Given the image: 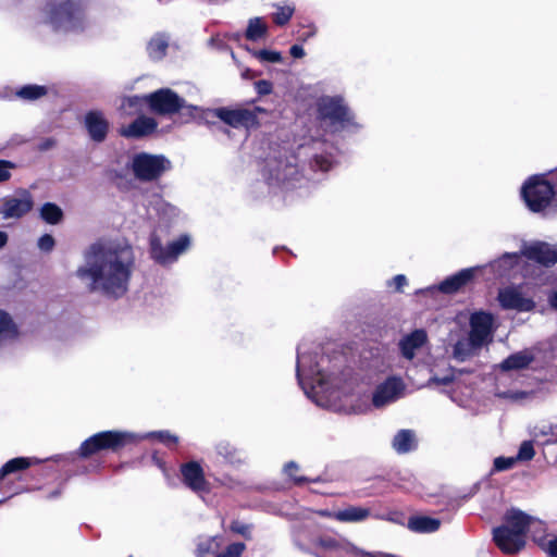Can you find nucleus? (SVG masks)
<instances>
[{"label": "nucleus", "instance_id": "2", "mask_svg": "<svg viewBox=\"0 0 557 557\" xmlns=\"http://www.w3.org/2000/svg\"><path fill=\"white\" fill-rule=\"evenodd\" d=\"M85 263L76 271L91 292L119 298L126 294L135 256L125 243H96L84 253Z\"/></svg>", "mask_w": 557, "mask_h": 557}, {"label": "nucleus", "instance_id": "41", "mask_svg": "<svg viewBox=\"0 0 557 557\" xmlns=\"http://www.w3.org/2000/svg\"><path fill=\"white\" fill-rule=\"evenodd\" d=\"M333 165V158L331 156H314L311 166L321 170L329 171Z\"/></svg>", "mask_w": 557, "mask_h": 557}, {"label": "nucleus", "instance_id": "22", "mask_svg": "<svg viewBox=\"0 0 557 557\" xmlns=\"http://www.w3.org/2000/svg\"><path fill=\"white\" fill-rule=\"evenodd\" d=\"M157 125L154 119L141 115L128 126L121 127L120 134L125 138H140L153 133Z\"/></svg>", "mask_w": 557, "mask_h": 557}, {"label": "nucleus", "instance_id": "7", "mask_svg": "<svg viewBox=\"0 0 557 557\" xmlns=\"http://www.w3.org/2000/svg\"><path fill=\"white\" fill-rule=\"evenodd\" d=\"M296 157L290 156L283 159H269L262 174L269 186L292 187L293 181L299 174Z\"/></svg>", "mask_w": 557, "mask_h": 557}, {"label": "nucleus", "instance_id": "18", "mask_svg": "<svg viewBox=\"0 0 557 557\" xmlns=\"http://www.w3.org/2000/svg\"><path fill=\"white\" fill-rule=\"evenodd\" d=\"M85 126L90 138L101 143L107 137L110 124L101 111L94 110L86 113Z\"/></svg>", "mask_w": 557, "mask_h": 557}, {"label": "nucleus", "instance_id": "52", "mask_svg": "<svg viewBox=\"0 0 557 557\" xmlns=\"http://www.w3.org/2000/svg\"><path fill=\"white\" fill-rule=\"evenodd\" d=\"M431 382H433V383H435V384L447 385V384H449V383L451 382V377H449V376H444V377H442V379H440V377H433V379L431 380Z\"/></svg>", "mask_w": 557, "mask_h": 557}, {"label": "nucleus", "instance_id": "30", "mask_svg": "<svg viewBox=\"0 0 557 557\" xmlns=\"http://www.w3.org/2000/svg\"><path fill=\"white\" fill-rule=\"evenodd\" d=\"M36 462H37V459H34V458H25V457L13 458L2 466V468L0 470V476L3 478L4 475H7L9 473H13L15 471L26 469Z\"/></svg>", "mask_w": 557, "mask_h": 557}, {"label": "nucleus", "instance_id": "14", "mask_svg": "<svg viewBox=\"0 0 557 557\" xmlns=\"http://www.w3.org/2000/svg\"><path fill=\"white\" fill-rule=\"evenodd\" d=\"M34 207V198L26 189H20L14 195L3 199L0 210L3 219H20Z\"/></svg>", "mask_w": 557, "mask_h": 557}, {"label": "nucleus", "instance_id": "42", "mask_svg": "<svg viewBox=\"0 0 557 557\" xmlns=\"http://www.w3.org/2000/svg\"><path fill=\"white\" fill-rule=\"evenodd\" d=\"M515 457H497L494 459V471H505L511 469L516 463Z\"/></svg>", "mask_w": 557, "mask_h": 557}, {"label": "nucleus", "instance_id": "17", "mask_svg": "<svg viewBox=\"0 0 557 557\" xmlns=\"http://www.w3.org/2000/svg\"><path fill=\"white\" fill-rule=\"evenodd\" d=\"M498 300L503 308L518 311H530L535 306L532 299L523 297L521 292L515 287L502 289Z\"/></svg>", "mask_w": 557, "mask_h": 557}, {"label": "nucleus", "instance_id": "59", "mask_svg": "<svg viewBox=\"0 0 557 557\" xmlns=\"http://www.w3.org/2000/svg\"><path fill=\"white\" fill-rule=\"evenodd\" d=\"M224 456H225V458L232 460V457L228 455V453L225 451Z\"/></svg>", "mask_w": 557, "mask_h": 557}, {"label": "nucleus", "instance_id": "27", "mask_svg": "<svg viewBox=\"0 0 557 557\" xmlns=\"http://www.w3.org/2000/svg\"><path fill=\"white\" fill-rule=\"evenodd\" d=\"M416 447V436L410 430H400L393 440V448L399 454H406Z\"/></svg>", "mask_w": 557, "mask_h": 557}, {"label": "nucleus", "instance_id": "33", "mask_svg": "<svg viewBox=\"0 0 557 557\" xmlns=\"http://www.w3.org/2000/svg\"><path fill=\"white\" fill-rule=\"evenodd\" d=\"M267 29L268 27L261 17H253L248 23V27L246 29V37L249 40H259L265 35Z\"/></svg>", "mask_w": 557, "mask_h": 557}, {"label": "nucleus", "instance_id": "32", "mask_svg": "<svg viewBox=\"0 0 557 557\" xmlns=\"http://www.w3.org/2000/svg\"><path fill=\"white\" fill-rule=\"evenodd\" d=\"M480 348V346H474L472 344L471 338H462L459 339L455 345L453 349V356L460 361L466 360L468 357H470L474 349Z\"/></svg>", "mask_w": 557, "mask_h": 557}, {"label": "nucleus", "instance_id": "28", "mask_svg": "<svg viewBox=\"0 0 557 557\" xmlns=\"http://www.w3.org/2000/svg\"><path fill=\"white\" fill-rule=\"evenodd\" d=\"M169 42L163 35H157L148 44L147 51L151 59L160 60L165 55Z\"/></svg>", "mask_w": 557, "mask_h": 557}, {"label": "nucleus", "instance_id": "19", "mask_svg": "<svg viewBox=\"0 0 557 557\" xmlns=\"http://www.w3.org/2000/svg\"><path fill=\"white\" fill-rule=\"evenodd\" d=\"M181 473L184 484L194 492H203L207 490V481L203 470L196 461L182 465Z\"/></svg>", "mask_w": 557, "mask_h": 557}, {"label": "nucleus", "instance_id": "53", "mask_svg": "<svg viewBox=\"0 0 557 557\" xmlns=\"http://www.w3.org/2000/svg\"><path fill=\"white\" fill-rule=\"evenodd\" d=\"M549 305L557 310V292H554L548 297Z\"/></svg>", "mask_w": 557, "mask_h": 557}, {"label": "nucleus", "instance_id": "10", "mask_svg": "<svg viewBox=\"0 0 557 557\" xmlns=\"http://www.w3.org/2000/svg\"><path fill=\"white\" fill-rule=\"evenodd\" d=\"M168 169H170V161L162 156L143 152L136 154L132 161V170L135 176L141 181L156 180Z\"/></svg>", "mask_w": 557, "mask_h": 557}, {"label": "nucleus", "instance_id": "31", "mask_svg": "<svg viewBox=\"0 0 557 557\" xmlns=\"http://www.w3.org/2000/svg\"><path fill=\"white\" fill-rule=\"evenodd\" d=\"M40 216L49 224H58L63 218V212L55 203L46 202L40 209Z\"/></svg>", "mask_w": 557, "mask_h": 557}, {"label": "nucleus", "instance_id": "9", "mask_svg": "<svg viewBox=\"0 0 557 557\" xmlns=\"http://www.w3.org/2000/svg\"><path fill=\"white\" fill-rule=\"evenodd\" d=\"M319 115L334 126L342 128L352 124L354 116L341 97H321L318 101Z\"/></svg>", "mask_w": 557, "mask_h": 557}, {"label": "nucleus", "instance_id": "36", "mask_svg": "<svg viewBox=\"0 0 557 557\" xmlns=\"http://www.w3.org/2000/svg\"><path fill=\"white\" fill-rule=\"evenodd\" d=\"M47 94V87L41 85L23 86L16 95L25 100H36Z\"/></svg>", "mask_w": 557, "mask_h": 557}, {"label": "nucleus", "instance_id": "47", "mask_svg": "<svg viewBox=\"0 0 557 557\" xmlns=\"http://www.w3.org/2000/svg\"><path fill=\"white\" fill-rule=\"evenodd\" d=\"M255 88L259 95L264 96L272 92L273 86L271 82L261 79L255 83Z\"/></svg>", "mask_w": 557, "mask_h": 557}, {"label": "nucleus", "instance_id": "48", "mask_svg": "<svg viewBox=\"0 0 557 557\" xmlns=\"http://www.w3.org/2000/svg\"><path fill=\"white\" fill-rule=\"evenodd\" d=\"M544 550L550 556V557H557V536L554 539L548 540L544 544Z\"/></svg>", "mask_w": 557, "mask_h": 557}, {"label": "nucleus", "instance_id": "43", "mask_svg": "<svg viewBox=\"0 0 557 557\" xmlns=\"http://www.w3.org/2000/svg\"><path fill=\"white\" fill-rule=\"evenodd\" d=\"M244 549L243 543H234L226 548L225 553L216 555V557H240Z\"/></svg>", "mask_w": 557, "mask_h": 557}, {"label": "nucleus", "instance_id": "50", "mask_svg": "<svg viewBox=\"0 0 557 557\" xmlns=\"http://www.w3.org/2000/svg\"><path fill=\"white\" fill-rule=\"evenodd\" d=\"M289 53L293 58L300 59L305 55V49L300 45H293L289 49Z\"/></svg>", "mask_w": 557, "mask_h": 557}, {"label": "nucleus", "instance_id": "25", "mask_svg": "<svg viewBox=\"0 0 557 557\" xmlns=\"http://www.w3.org/2000/svg\"><path fill=\"white\" fill-rule=\"evenodd\" d=\"M441 520L426 516H416L408 520V529L417 533H431L438 530Z\"/></svg>", "mask_w": 557, "mask_h": 557}, {"label": "nucleus", "instance_id": "44", "mask_svg": "<svg viewBox=\"0 0 557 557\" xmlns=\"http://www.w3.org/2000/svg\"><path fill=\"white\" fill-rule=\"evenodd\" d=\"M498 397L510 399L512 401H520L527 399L531 396L528 392H499L497 393Z\"/></svg>", "mask_w": 557, "mask_h": 557}, {"label": "nucleus", "instance_id": "11", "mask_svg": "<svg viewBox=\"0 0 557 557\" xmlns=\"http://www.w3.org/2000/svg\"><path fill=\"white\" fill-rule=\"evenodd\" d=\"M189 244L190 238L187 235H182L177 240L163 247L161 240L156 235H152L150 238V255L158 263H171L188 248Z\"/></svg>", "mask_w": 557, "mask_h": 557}, {"label": "nucleus", "instance_id": "39", "mask_svg": "<svg viewBox=\"0 0 557 557\" xmlns=\"http://www.w3.org/2000/svg\"><path fill=\"white\" fill-rule=\"evenodd\" d=\"M534 455L535 451L532 442L525 441L520 445L518 455L515 458L517 461H529L534 457Z\"/></svg>", "mask_w": 557, "mask_h": 557}, {"label": "nucleus", "instance_id": "21", "mask_svg": "<svg viewBox=\"0 0 557 557\" xmlns=\"http://www.w3.org/2000/svg\"><path fill=\"white\" fill-rule=\"evenodd\" d=\"M428 342V334L424 330H414L405 335L399 342V349L404 358L412 360L417 351Z\"/></svg>", "mask_w": 557, "mask_h": 557}, {"label": "nucleus", "instance_id": "16", "mask_svg": "<svg viewBox=\"0 0 557 557\" xmlns=\"http://www.w3.org/2000/svg\"><path fill=\"white\" fill-rule=\"evenodd\" d=\"M215 116L233 127H251L257 124V115L248 109L228 110L218 109L213 112Z\"/></svg>", "mask_w": 557, "mask_h": 557}, {"label": "nucleus", "instance_id": "1", "mask_svg": "<svg viewBox=\"0 0 557 557\" xmlns=\"http://www.w3.org/2000/svg\"><path fill=\"white\" fill-rule=\"evenodd\" d=\"M325 361L324 356L318 359L317 351L309 354L305 344L298 346L296 375L305 394L320 407L346 413L363 412L357 380L346 373L326 374L321 368Z\"/></svg>", "mask_w": 557, "mask_h": 557}, {"label": "nucleus", "instance_id": "58", "mask_svg": "<svg viewBox=\"0 0 557 557\" xmlns=\"http://www.w3.org/2000/svg\"><path fill=\"white\" fill-rule=\"evenodd\" d=\"M323 516H327V517H333L334 518V513H330V512H326V511H323L322 512Z\"/></svg>", "mask_w": 557, "mask_h": 557}, {"label": "nucleus", "instance_id": "3", "mask_svg": "<svg viewBox=\"0 0 557 557\" xmlns=\"http://www.w3.org/2000/svg\"><path fill=\"white\" fill-rule=\"evenodd\" d=\"M145 437H154L168 446L175 445L178 441L175 435H172L166 431L152 432L145 435ZM140 438H144V436H139L129 432H99L82 443L79 447V454L83 457H88L100 450L115 451L128 443L137 442Z\"/></svg>", "mask_w": 557, "mask_h": 557}, {"label": "nucleus", "instance_id": "54", "mask_svg": "<svg viewBox=\"0 0 557 557\" xmlns=\"http://www.w3.org/2000/svg\"><path fill=\"white\" fill-rule=\"evenodd\" d=\"M8 243V234L3 231H0V249L3 248Z\"/></svg>", "mask_w": 557, "mask_h": 557}, {"label": "nucleus", "instance_id": "26", "mask_svg": "<svg viewBox=\"0 0 557 557\" xmlns=\"http://www.w3.org/2000/svg\"><path fill=\"white\" fill-rule=\"evenodd\" d=\"M370 516V510L363 507L350 506L343 510L334 512V519L341 522H359Z\"/></svg>", "mask_w": 557, "mask_h": 557}, {"label": "nucleus", "instance_id": "55", "mask_svg": "<svg viewBox=\"0 0 557 557\" xmlns=\"http://www.w3.org/2000/svg\"><path fill=\"white\" fill-rule=\"evenodd\" d=\"M315 28L313 27L310 32L306 33V34H302V39L304 40H307L308 38L310 37H313L315 35Z\"/></svg>", "mask_w": 557, "mask_h": 557}, {"label": "nucleus", "instance_id": "46", "mask_svg": "<svg viewBox=\"0 0 557 557\" xmlns=\"http://www.w3.org/2000/svg\"><path fill=\"white\" fill-rule=\"evenodd\" d=\"M54 239L51 235L45 234L38 239V248L41 251L49 252L54 247Z\"/></svg>", "mask_w": 557, "mask_h": 557}, {"label": "nucleus", "instance_id": "29", "mask_svg": "<svg viewBox=\"0 0 557 557\" xmlns=\"http://www.w3.org/2000/svg\"><path fill=\"white\" fill-rule=\"evenodd\" d=\"M17 330L11 317L0 310V345L16 336Z\"/></svg>", "mask_w": 557, "mask_h": 557}, {"label": "nucleus", "instance_id": "5", "mask_svg": "<svg viewBox=\"0 0 557 557\" xmlns=\"http://www.w3.org/2000/svg\"><path fill=\"white\" fill-rule=\"evenodd\" d=\"M47 22L60 32L84 29L86 15L81 0H49L46 9Z\"/></svg>", "mask_w": 557, "mask_h": 557}, {"label": "nucleus", "instance_id": "45", "mask_svg": "<svg viewBox=\"0 0 557 557\" xmlns=\"http://www.w3.org/2000/svg\"><path fill=\"white\" fill-rule=\"evenodd\" d=\"M297 470H298V466H297V463H295V462H293V461L288 462V463L285 466V468H284L285 473H286L288 476H290V478L294 480V482H295L296 484H300V483H304V482L309 481V480H308L307 478H305V476H296V475H295V472H296Z\"/></svg>", "mask_w": 557, "mask_h": 557}, {"label": "nucleus", "instance_id": "34", "mask_svg": "<svg viewBox=\"0 0 557 557\" xmlns=\"http://www.w3.org/2000/svg\"><path fill=\"white\" fill-rule=\"evenodd\" d=\"M221 547V539L220 537H209L205 541H201L197 547L198 557H211L216 554L219 548Z\"/></svg>", "mask_w": 557, "mask_h": 557}, {"label": "nucleus", "instance_id": "49", "mask_svg": "<svg viewBox=\"0 0 557 557\" xmlns=\"http://www.w3.org/2000/svg\"><path fill=\"white\" fill-rule=\"evenodd\" d=\"M9 168H11L9 162L0 161V182H4L10 178Z\"/></svg>", "mask_w": 557, "mask_h": 557}, {"label": "nucleus", "instance_id": "13", "mask_svg": "<svg viewBox=\"0 0 557 557\" xmlns=\"http://www.w3.org/2000/svg\"><path fill=\"white\" fill-rule=\"evenodd\" d=\"M406 385L400 377L389 376L379 384L372 394V405L384 408L404 396Z\"/></svg>", "mask_w": 557, "mask_h": 557}, {"label": "nucleus", "instance_id": "51", "mask_svg": "<svg viewBox=\"0 0 557 557\" xmlns=\"http://www.w3.org/2000/svg\"><path fill=\"white\" fill-rule=\"evenodd\" d=\"M393 282L396 286V289L399 290L401 287H404L407 284V278L403 274H398L393 278Z\"/></svg>", "mask_w": 557, "mask_h": 557}, {"label": "nucleus", "instance_id": "24", "mask_svg": "<svg viewBox=\"0 0 557 557\" xmlns=\"http://www.w3.org/2000/svg\"><path fill=\"white\" fill-rule=\"evenodd\" d=\"M534 360V354L530 349H524L508 356L500 363L504 371L522 370L528 368Z\"/></svg>", "mask_w": 557, "mask_h": 557}, {"label": "nucleus", "instance_id": "6", "mask_svg": "<svg viewBox=\"0 0 557 557\" xmlns=\"http://www.w3.org/2000/svg\"><path fill=\"white\" fill-rule=\"evenodd\" d=\"M524 256L529 260L536 261L545 267L554 265L557 262V249L544 242H535L530 245H523L521 252L505 253L502 258L491 263L493 271L504 275L509 269L518 263L520 257Z\"/></svg>", "mask_w": 557, "mask_h": 557}, {"label": "nucleus", "instance_id": "8", "mask_svg": "<svg viewBox=\"0 0 557 557\" xmlns=\"http://www.w3.org/2000/svg\"><path fill=\"white\" fill-rule=\"evenodd\" d=\"M521 195L531 211L541 212L552 205L555 191L547 181L533 176L522 186Z\"/></svg>", "mask_w": 557, "mask_h": 557}, {"label": "nucleus", "instance_id": "37", "mask_svg": "<svg viewBox=\"0 0 557 557\" xmlns=\"http://www.w3.org/2000/svg\"><path fill=\"white\" fill-rule=\"evenodd\" d=\"M276 11L272 14L273 22L278 25H285L293 16L295 8L288 4L275 5Z\"/></svg>", "mask_w": 557, "mask_h": 557}, {"label": "nucleus", "instance_id": "60", "mask_svg": "<svg viewBox=\"0 0 557 557\" xmlns=\"http://www.w3.org/2000/svg\"><path fill=\"white\" fill-rule=\"evenodd\" d=\"M223 448H224L223 446H219V454H224V453L222 451V449H223Z\"/></svg>", "mask_w": 557, "mask_h": 557}, {"label": "nucleus", "instance_id": "4", "mask_svg": "<svg viewBox=\"0 0 557 557\" xmlns=\"http://www.w3.org/2000/svg\"><path fill=\"white\" fill-rule=\"evenodd\" d=\"M533 518L523 511L511 508L504 516V523L493 530L496 546L508 555L520 552L525 546V537Z\"/></svg>", "mask_w": 557, "mask_h": 557}, {"label": "nucleus", "instance_id": "23", "mask_svg": "<svg viewBox=\"0 0 557 557\" xmlns=\"http://www.w3.org/2000/svg\"><path fill=\"white\" fill-rule=\"evenodd\" d=\"M475 269L469 268L459 271L458 273L445 278L440 285L438 289L445 294H453L459 290L474 276Z\"/></svg>", "mask_w": 557, "mask_h": 557}, {"label": "nucleus", "instance_id": "57", "mask_svg": "<svg viewBox=\"0 0 557 557\" xmlns=\"http://www.w3.org/2000/svg\"><path fill=\"white\" fill-rule=\"evenodd\" d=\"M234 531L238 532V533H243L245 532V528H233Z\"/></svg>", "mask_w": 557, "mask_h": 557}, {"label": "nucleus", "instance_id": "56", "mask_svg": "<svg viewBox=\"0 0 557 557\" xmlns=\"http://www.w3.org/2000/svg\"><path fill=\"white\" fill-rule=\"evenodd\" d=\"M451 399H453L454 401L458 403L460 406H465V405H466L463 400L458 399V397H457V395H456V391H454V392H453V394H451Z\"/></svg>", "mask_w": 557, "mask_h": 557}, {"label": "nucleus", "instance_id": "40", "mask_svg": "<svg viewBox=\"0 0 557 557\" xmlns=\"http://www.w3.org/2000/svg\"><path fill=\"white\" fill-rule=\"evenodd\" d=\"M547 436L546 444L557 443V424H546L539 429L536 436Z\"/></svg>", "mask_w": 557, "mask_h": 557}, {"label": "nucleus", "instance_id": "12", "mask_svg": "<svg viewBox=\"0 0 557 557\" xmlns=\"http://www.w3.org/2000/svg\"><path fill=\"white\" fill-rule=\"evenodd\" d=\"M151 111L158 114H173L185 108V100L169 88H162L146 96Z\"/></svg>", "mask_w": 557, "mask_h": 557}, {"label": "nucleus", "instance_id": "20", "mask_svg": "<svg viewBox=\"0 0 557 557\" xmlns=\"http://www.w3.org/2000/svg\"><path fill=\"white\" fill-rule=\"evenodd\" d=\"M320 545L323 548L339 550L344 554L351 555L355 557H395L392 554H386V553H382V552H374V553L366 552L363 549L356 547L354 544H351L349 542H345V541L339 542V541H337L335 539H331V537L322 539L320 541Z\"/></svg>", "mask_w": 557, "mask_h": 557}, {"label": "nucleus", "instance_id": "15", "mask_svg": "<svg viewBox=\"0 0 557 557\" xmlns=\"http://www.w3.org/2000/svg\"><path fill=\"white\" fill-rule=\"evenodd\" d=\"M492 325L493 317L490 313L480 311L471 314L469 337L474 346L482 347L491 341Z\"/></svg>", "mask_w": 557, "mask_h": 557}, {"label": "nucleus", "instance_id": "35", "mask_svg": "<svg viewBox=\"0 0 557 557\" xmlns=\"http://www.w3.org/2000/svg\"><path fill=\"white\" fill-rule=\"evenodd\" d=\"M144 102H147L146 96L127 97L123 99L120 110L123 111V113L126 115H133L141 110Z\"/></svg>", "mask_w": 557, "mask_h": 557}, {"label": "nucleus", "instance_id": "38", "mask_svg": "<svg viewBox=\"0 0 557 557\" xmlns=\"http://www.w3.org/2000/svg\"><path fill=\"white\" fill-rule=\"evenodd\" d=\"M255 57L262 62L277 63L282 61V54L278 51L274 50H259L256 51Z\"/></svg>", "mask_w": 557, "mask_h": 557}]
</instances>
